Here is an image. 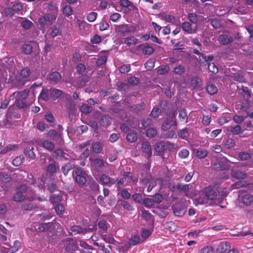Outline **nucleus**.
Instances as JSON below:
<instances>
[{"instance_id": "obj_1", "label": "nucleus", "mask_w": 253, "mask_h": 253, "mask_svg": "<svg viewBox=\"0 0 253 253\" xmlns=\"http://www.w3.org/2000/svg\"><path fill=\"white\" fill-rule=\"evenodd\" d=\"M72 176L75 182L80 186H84L87 182V174L81 168L75 169L72 172Z\"/></svg>"}, {"instance_id": "obj_2", "label": "nucleus", "mask_w": 253, "mask_h": 253, "mask_svg": "<svg viewBox=\"0 0 253 253\" xmlns=\"http://www.w3.org/2000/svg\"><path fill=\"white\" fill-rule=\"evenodd\" d=\"M27 190V186L25 185H21L18 187L16 189V193L13 197V200L15 202H21L25 199L24 193Z\"/></svg>"}, {"instance_id": "obj_3", "label": "nucleus", "mask_w": 253, "mask_h": 253, "mask_svg": "<svg viewBox=\"0 0 253 253\" xmlns=\"http://www.w3.org/2000/svg\"><path fill=\"white\" fill-rule=\"evenodd\" d=\"M205 197L210 200H214L217 196L216 192L213 186H208L204 188L203 191Z\"/></svg>"}, {"instance_id": "obj_4", "label": "nucleus", "mask_w": 253, "mask_h": 253, "mask_svg": "<svg viewBox=\"0 0 253 253\" xmlns=\"http://www.w3.org/2000/svg\"><path fill=\"white\" fill-rule=\"evenodd\" d=\"M29 90L28 89H24L23 90L19 92H15L9 96V99L13 100L14 99H26Z\"/></svg>"}, {"instance_id": "obj_5", "label": "nucleus", "mask_w": 253, "mask_h": 253, "mask_svg": "<svg viewBox=\"0 0 253 253\" xmlns=\"http://www.w3.org/2000/svg\"><path fill=\"white\" fill-rule=\"evenodd\" d=\"M27 145L28 146H26L24 149V154L27 157L34 160L36 158V155L33 151V142L32 141H29L27 143Z\"/></svg>"}, {"instance_id": "obj_6", "label": "nucleus", "mask_w": 253, "mask_h": 253, "mask_svg": "<svg viewBox=\"0 0 253 253\" xmlns=\"http://www.w3.org/2000/svg\"><path fill=\"white\" fill-rule=\"evenodd\" d=\"M61 74L56 71L52 72L48 75V80L52 84H57L61 79Z\"/></svg>"}, {"instance_id": "obj_7", "label": "nucleus", "mask_w": 253, "mask_h": 253, "mask_svg": "<svg viewBox=\"0 0 253 253\" xmlns=\"http://www.w3.org/2000/svg\"><path fill=\"white\" fill-rule=\"evenodd\" d=\"M78 246L76 242L72 238H68L66 241L65 250L68 252H73L77 250Z\"/></svg>"}, {"instance_id": "obj_8", "label": "nucleus", "mask_w": 253, "mask_h": 253, "mask_svg": "<svg viewBox=\"0 0 253 253\" xmlns=\"http://www.w3.org/2000/svg\"><path fill=\"white\" fill-rule=\"evenodd\" d=\"M233 41L232 37L225 34L220 35L218 37V41L222 45L228 44Z\"/></svg>"}, {"instance_id": "obj_9", "label": "nucleus", "mask_w": 253, "mask_h": 253, "mask_svg": "<svg viewBox=\"0 0 253 253\" xmlns=\"http://www.w3.org/2000/svg\"><path fill=\"white\" fill-rule=\"evenodd\" d=\"M230 248V245L227 242H221L217 247V253H225Z\"/></svg>"}, {"instance_id": "obj_10", "label": "nucleus", "mask_w": 253, "mask_h": 253, "mask_svg": "<svg viewBox=\"0 0 253 253\" xmlns=\"http://www.w3.org/2000/svg\"><path fill=\"white\" fill-rule=\"evenodd\" d=\"M100 180L102 184L106 185L109 186L115 183L114 179L105 174L101 175Z\"/></svg>"}, {"instance_id": "obj_11", "label": "nucleus", "mask_w": 253, "mask_h": 253, "mask_svg": "<svg viewBox=\"0 0 253 253\" xmlns=\"http://www.w3.org/2000/svg\"><path fill=\"white\" fill-rule=\"evenodd\" d=\"M54 228V224L52 222L42 223L39 225L38 230L39 232H46Z\"/></svg>"}, {"instance_id": "obj_12", "label": "nucleus", "mask_w": 253, "mask_h": 253, "mask_svg": "<svg viewBox=\"0 0 253 253\" xmlns=\"http://www.w3.org/2000/svg\"><path fill=\"white\" fill-rule=\"evenodd\" d=\"M71 230L73 232L83 234H85L87 232L92 231V229L91 228H84L80 225H73L72 226Z\"/></svg>"}, {"instance_id": "obj_13", "label": "nucleus", "mask_w": 253, "mask_h": 253, "mask_svg": "<svg viewBox=\"0 0 253 253\" xmlns=\"http://www.w3.org/2000/svg\"><path fill=\"white\" fill-rule=\"evenodd\" d=\"M142 151L146 153L148 157H151L152 154L151 145L148 141H144L141 144Z\"/></svg>"}, {"instance_id": "obj_14", "label": "nucleus", "mask_w": 253, "mask_h": 253, "mask_svg": "<svg viewBox=\"0 0 253 253\" xmlns=\"http://www.w3.org/2000/svg\"><path fill=\"white\" fill-rule=\"evenodd\" d=\"M39 146L44 148L49 151H52L54 148V143L49 140H43L41 141V142L39 144Z\"/></svg>"}, {"instance_id": "obj_15", "label": "nucleus", "mask_w": 253, "mask_h": 253, "mask_svg": "<svg viewBox=\"0 0 253 253\" xmlns=\"http://www.w3.org/2000/svg\"><path fill=\"white\" fill-rule=\"evenodd\" d=\"M241 201L244 205L250 206L253 204V196L250 194H246L242 196Z\"/></svg>"}, {"instance_id": "obj_16", "label": "nucleus", "mask_w": 253, "mask_h": 253, "mask_svg": "<svg viewBox=\"0 0 253 253\" xmlns=\"http://www.w3.org/2000/svg\"><path fill=\"white\" fill-rule=\"evenodd\" d=\"M116 31L121 35L130 33V28L127 24H122L119 25L116 28Z\"/></svg>"}, {"instance_id": "obj_17", "label": "nucleus", "mask_w": 253, "mask_h": 253, "mask_svg": "<svg viewBox=\"0 0 253 253\" xmlns=\"http://www.w3.org/2000/svg\"><path fill=\"white\" fill-rule=\"evenodd\" d=\"M39 21L41 26L43 27L51 23V20L49 14L41 16L39 18Z\"/></svg>"}, {"instance_id": "obj_18", "label": "nucleus", "mask_w": 253, "mask_h": 253, "mask_svg": "<svg viewBox=\"0 0 253 253\" xmlns=\"http://www.w3.org/2000/svg\"><path fill=\"white\" fill-rule=\"evenodd\" d=\"M155 151L158 153L159 155H162L165 150L164 141H161L157 142L154 147Z\"/></svg>"}, {"instance_id": "obj_19", "label": "nucleus", "mask_w": 253, "mask_h": 253, "mask_svg": "<svg viewBox=\"0 0 253 253\" xmlns=\"http://www.w3.org/2000/svg\"><path fill=\"white\" fill-rule=\"evenodd\" d=\"M63 94L62 90L53 88L51 90L50 96L53 100H56L61 97Z\"/></svg>"}, {"instance_id": "obj_20", "label": "nucleus", "mask_w": 253, "mask_h": 253, "mask_svg": "<svg viewBox=\"0 0 253 253\" xmlns=\"http://www.w3.org/2000/svg\"><path fill=\"white\" fill-rule=\"evenodd\" d=\"M31 74V71L28 67L22 69L19 73V78L21 79L27 80Z\"/></svg>"}, {"instance_id": "obj_21", "label": "nucleus", "mask_w": 253, "mask_h": 253, "mask_svg": "<svg viewBox=\"0 0 253 253\" xmlns=\"http://www.w3.org/2000/svg\"><path fill=\"white\" fill-rule=\"evenodd\" d=\"M59 169L58 164L55 162L49 164L46 168V171L50 174H53L55 173L57 169Z\"/></svg>"}, {"instance_id": "obj_22", "label": "nucleus", "mask_w": 253, "mask_h": 253, "mask_svg": "<svg viewBox=\"0 0 253 253\" xmlns=\"http://www.w3.org/2000/svg\"><path fill=\"white\" fill-rule=\"evenodd\" d=\"M138 40L133 36L126 37L125 39L124 43L128 46H131L136 44Z\"/></svg>"}, {"instance_id": "obj_23", "label": "nucleus", "mask_w": 253, "mask_h": 253, "mask_svg": "<svg viewBox=\"0 0 253 253\" xmlns=\"http://www.w3.org/2000/svg\"><path fill=\"white\" fill-rule=\"evenodd\" d=\"M232 172L233 177L237 179H243L247 177V174L242 171L237 170L233 172L232 170Z\"/></svg>"}, {"instance_id": "obj_24", "label": "nucleus", "mask_w": 253, "mask_h": 253, "mask_svg": "<svg viewBox=\"0 0 253 253\" xmlns=\"http://www.w3.org/2000/svg\"><path fill=\"white\" fill-rule=\"evenodd\" d=\"M191 85L196 89H199L201 88V84H202V80L200 78L198 77L193 78L191 80Z\"/></svg>"}, {"instance_id": "obj_25", "label": "nucleus", "mask_w": 253, "mask_h": 253, "mask_svg": "<svg viewBox=\"0 0 253 253\" xmlns=\"http://www.w3.org/2000/svg\"><path fill=\"white\" fill-rule=\"evenodd\" d=\"M119 3L121 6L127 8L129 10H132L135 7L133 3L128 0H120Z\"/></svg>"}, {"instance_id": "obj_26", "label": "nucleus", "mask_w": 253, "mask_h": 253, "mask_svg": "<svg viewBox=\"0 0 253 253\" xmlns=\"http://www.w3.org/2000/svg\"><path fill=\"white\" fill-rule=\"evenodd\" d=\"M213 59V56L212 54H210L208 56H205L204 54L203 56L199 57V61L202 64L206 65H208V62L211 61Z\"/></svg>"}, {"instance_id": "obj_27", "label": "nucleus", "mask_w": 253, "mask_h": 253, "mask_svg": "<svg viewBox=\"0 0 253 253\" xmlns=\"http://www.w3.org/2000/svg\"><path fill=\"white\" fill-rule=\"evenodd\" d=\"M126 139L130 143L135 142L137 140V133L134 130L130 131L127 134Z\"/></svg>"}, {"instance_id": "obj_28", "label": "nucleus", "mask_w": 253, "mask_h": 253, "mask_svg": "<svg viewBox=\"0 0 253 253\" xmlns=\"http://www.w3.org/2000/svg\"><path fill=\"white\" fill-rule=\"evenodd\" d=\"M74 167L73 162H70L62 167V171L65 175H66L68 172Z\"/></svg>"}, {"instance_id": "obj_29", "label": "nucleus", "mask_w": 253, "mask_h": 253, "mask_svg": "<svg viewBox=\"0 0 253 253\" xmlns=\"http://www.w3.org/2000/svg\"><path fill=\"white\" fill-rule=\"evenodd\" d=\"M11 180V177L7 173L0 171V181L3 183H9Z\"/></svg>"}, {"instance_id": "obj_30", "label": "nucleus", "mask_w": 253, "mask_h": 253, "mask_svg": "<svg viewBox=\"0 0 253 253\" xmlns=\"http://www.w3.org/2000/svg\"><path fill=\"white\" fill-rule=\"evenodd\" d=\"M21 50L25 54L29 55L33 52V47L29 43L24 44L22 46Z\"/></svg>"}, {"instance_id": "obj_31", "label": "nucleus", "mask_w": 253, "mask_h": 253, "mask_svg": "<svg viewBox=\"0 0 253 253\" xmlns=\"http://www.w3.org/2000/svg\"><path fill=\"white\" fill-rule=\"evenodd\" d=\"M15 105L19 109H23L28 106L26 99H15Z\"/></svg>"}, {"instance_id": "obj_32", "label": "nucleus", "mask_w": 253, "mask_h": 253, "mask_svg": "<svg viewBox=\"0 0 253 253\" xmlns=\"http://www.w3.org/2000/svg\"><path fill=\"white\" fill-rule=\"evenodd\" d=\"M110 117L108 115H103L100 117L99 123L102 126H107L110 124Z\"/></svg>"}, {"instance_id": "obj_33", "label": "nucleus", "mask_w": 253, "mask_h": 253, "mask_svg": "<svg viewBox=\"0 0 253 253\" xmlns=\"http://www.w3.org/2000/svg\"><path fill=\"white\" fill-rule=\"evenodd\" d=\"M182 30L187 34L192 33V28L191 24L188 22H184L181 25Z\"/></svg>"}, {"instance_id": "obj_34", "label": "nucleus", "mask_w": 253, "mask_h": 253, "mask_svg": "<svg viewBox=\"0 0 253 253\" xmlns=\"http://www.w3.org/2000/svg\"><path fill=\"white\" fill-rule=\"evenodd\" d=\"M120 205L123 208L128 211H131L134 210L133 205H131L126 201L120 200Z\"/></svg>"}, {"instance_id": "obj_35", "label": "nucleus", "mask_w": 253, "mask_h": 253, "mask_svg": "<svg viewBox=\"0 0 253 253\" xmlns=\"http://www.w3.org/2000/svg\"><path fill=\"white\" fill-rule=\"evenodd\" d=\"M208 155V152L204 149L199 148L196 151V156L199 159H204Z\"/></svg>"}, {"instance_id": "obj_36", "label": "nucleus", "mask_w": 253, "mask_h": 253, "mask_svg": "<svg viewBox=\"0 0 253 253\" xmlns=\"http://www.w3.org/2000/svg\"><path fill=\"white\" fill-rule=\"evenodd\" d=\"M102 148V144L99 142H95L92 145V149L93 152L99 153L101 152Z\"/></svg>"}, {"instance_id": "obj_37", "label": "nucleus", "mask_w": 253, "mask_h": 253, "mask_svg": "<svg viewBox=\"0 0 253 253\" xmlns=\"http://www.w3.org/2000/svg\"><path fill=\"white\" fill-rule=\"evenodd\" d=\"M11 8L14 14L18 13L23 9V5L21 3L16 2L12 4Z\"/></svg>"}, {"instance_id": "obj_38", "label": "nucleus", "mask_w": 253, "mask_h": 253, "mask_svg": "<svg viewBox=\"0 0 253 253\" xmlns=\"http://www.w3.org/2000/svg\"><path fill=\"white\" fill-rule=\"evenodd\" d=\"M178 118L179 120L181 122H187V115L185 109H183L179 111Z\"/></svg>"}, {"instance_id": "obj_39", "label": "nucleus", "mask_w": 253, "mask_h": 253, "mask_svg": "<svg viewBox=\"0 0 253 253\" xmlns=\"http://www.w3.org/2000/svg\"><path fill=\"white\" fill-rule=\"evenodd\" d=\"M207 92L211 95L215 94L217 91L216 86L213 84H210L207 86L206 88Z\"/></svg>"}, {"instance_id": "obj_40", "label": "nucleus", "mask_w": 253, "mask_h": 253, "mask_svg": "<svg viewBox=\"0 0 253 253\" xmlns=\"http://www.w3.org/2000/svg\"><path fill=\"white\" fill-rule=\"evenodd\" d=\"M169 70V67L168 65L161 66L158 70L157 73L159 75H163L168 73Z\"/></svg>"}, {"instance_id": "obj_41", "label": "nucleus", "mask_w": 253, "mask_h": 253, "mask_svg": "<svg viewBox=\"0 0 253 253\" xmlns=\"http://www.w3.org/2000/svg\"><path fill=\"white\" fill-rule=\"evenodd\" d=\"M62 9L63 14L66 16H69L72 14L73 9L70 5L66 4Z\"/></svg>"}, {"instance_id": "obj_42", "label": "nucleus", "mask_w": 253, "mask_h": 253, "mask_svg": "<svg viewBox=\"0 0 253 253\" xmlns=\"http://www.w3.org/2000/svg\"><path fill=\"white\" fill-rule=\"evenodd\" d=\"M177 189L179 191H183L186 193H187L190 189L189 184H183L180 183H178L177 185Z\"/></svg>"}, {"instance_id": "obj_43", "label": "nucleus", "mask_w": 253, "mask_h": 253, "mask_svg": "<svg viewBox=\"0 0 253 253\" xmlns=\"http://www.w3.org/2000/svg\"><path fill=\"white\" fill-rule=\"evenodd\" d=\"M92 110V107L86 104H83L81 107V111L85 114L91 113Z\"/></svg>"}, {"instance_id": "obj_44", "label": "nucleus", "mask_w": 253, "mask_h": 253, "mask_svg": "<svg viewBox=\"0 0 253 253\" xmlns=\"http://www.w3.org/2000/svg\"><path fill=\"white\" fill-rule=\"evenodd\" d=\"M21 248V242L16 240L14 242V245L11 247V252L15 253L18 251Z\"/></svg>"}, {"instance_id": "obj_45", "label": "nucleus", "mask_w": 253, "mask_h": 253, "mask_svg": "<svg viewBox=\"0 0 253 253\" xmlns=\"http://www.w3.org/2000/svg\"><path fill=\"white\" fill-rule=\"evenodd\" d=\"M154 51V49L149 45L144 46L142 49V52L145 55H150L152 54Z\"/></svg>"}, {"instance_id": "obj_46", "label": "nucleus", "mask_w": 253, "mask_h": 253, "mask_svg": "<svg viewBox=\"0 0 253 253\" xmlns=\"http://www.w3.org/2000/svg\"><path fill=\"white\" fill-rule=\"evenodd\" d=\"M155 66V61L153 59H150L145 63V67L147 70L151 71Z\"/></svg>"}, {"instance_id": "obj_47", "label": "nucleus", "mask_w": 253, "mask_h": 253, "mask_svg": "<svg viewBox=\"0 0 253 253\" xmlns=\"http://www.w3.org/2000/svg\"><path fill=\"white\" fill-rule=\"evenodd\" d=\"M178 136L182 139H186L188 136V131L186 128H183L178 131Z\"/></svg>"}, {"instance_id": "obj_48", "label": "nucleus", "mask_w": 253, "mask_h": 253, "mask_svg": "<svg viewBox=\"0 0 253 253\" xmlns=\"http://www.w3.org/2000/svg\"><path fill=\"white\" fill-rule=\"evenodd\" d=\"M230 131L234 135H238L242 132V129L240 126L237 125L234 126H231Z\"/></svg>"}, {"instance_id": "obj_49", "label": "nucleus", "mask_w": 253, "mask_h": 253, "mask_svg": "<svg viewBox=\"0 0 253 253\" xmlns=\"http://www.w3.org/2000/svg\"><path fill=\"white\" fill-rule=\"evenodd\" d=\"M211 24L214 29H218L221 26V23L218 18H214L211 20Z\"/></svg>"}, {"instance_id": "obj_50", "label": "nucleus", "mask_w": 253, "mask_h": 253, "mask_svg": "<svg viewBox=\"0 0 253 253\" xmlns=\"http://www.w3.org/2000/svg\"><path fill=\"white\" fill-rule=\"evenodd\" d=\"M157 133V131L154 128H149L146 131V135L149 137H153L156 135Z\"/></svg>"}, {"instance_id": "obj_51", "label": "nucleus", "mask_w": 253, "mask_h": 253, "mask_svg": "<svg viewBox=\"0 0 253 253\" xmlns=\"http://www.w3.org/2000/svg\"><path fill=\"white\" fill-rule=\"evenodd\" d=\"M154 204V199L146 198L143 200V205L147 208H151Z\"/></svg>"}, {"instance_id": "obj_52", "label": "nucleus", "mask_w": 253, "mask_h": 253, "mask_svg": "<svg viewBox=\"0 0 253 253\" xmlns=\"http://www.w3.org/2000/svg\"><path fill=\"white\" fill-rule=\"evenodd\" d=\"M140 242V237L138 235H134L132 236L129 240V244L130 246H135Z\"/></svg>"}, {"instance_id": "obj_53", "label": "nucleus", "mask_w": 253, "mask_h": 253, "mask_svg": "<svg viewBox=\"0 0 253 253\" xmlns=\"http://www.w3.org/2000/svg\"><path fill=\"white\" fill-rule=\"evenodd\" d=\"M212 166L213 169L215 170H223L225 169V166L222 162L215 163Z\"/></svg>"}, {"instance_id": "obj_54", "label": "nucleus", "mask_w": 253, "mask_h": 253, "mask_svg": "<svg viewBox=\"0 0 253 253\" xmlns=\"http://www.w3.org/2000/svg\"><path fill=\"white\" fill-rule=\"evenodd\" d=\"M164 143L166 150L172 151L176 149L175 145L174 143H171L169 141H164Z\"/></svg>"}, {"instance_id": "obj_55", "label": "nucleus", "mask_w": 253, "mask_h": 253, "mask_svg": "<svg viewBox=\"0 0 253 253\" xmlns=\"http://www.w3.org/2000/svg\"><path fill=\"white\" fill-rule=\"evenodd\" d=\"M33 25V23L28 20V19H25L24 20H23L22 21H21V26L25 29H29L30 28H31V27H32Z\"/></svg>"}, {"instance_id": "obj_56", "label": "nucleus", "mask_w": 253, "mask_h": 253, "mask_svg": "<svg viewBox=\"0 0 253 253\" xmlns=\"http://www.w3.org/2000/svg\"><path fill=\"white\" fill-rule=\"evenodd\" d=\"M62 31L60 28L53 27L50 33V36L52 38H55L61 34Z\"/></svg>"}, {"instance_id": "obj_57", "label": "nucleus", "mask_w": 253, "mask_h": 253, "mask_svg": "<svg viewBox=\"0 0 253 253\" xmlns=\"http://www.w3.org/2000/svg\"><path fill=\"white\" fill-rule=\"evenodd\" d=\"M18 148V146L15 144H10L7 145L5 148L1 150V153L5 154L9 151L15 150Z\"/></svg>"}, {"instance_id": "obj_58", "label": "nucleus", "mask_w": 253, "mask_h": 253, "mask_svg": "<svg viewBox=\"0 0 253 253\" xmlns=\"http://www.w3.org/2000/svg\"><path fill=\"white\" fill-rule=\"evenodd\" d=\"M23 160L24 158L23 156H17L15 159H13L12 161V164L14 166L18 167L22 164V163L23 162Z\"/></svg>"}, {"instance_id": "obj_59", "label": "nucleus", "mask_w": 253, "mask_h": 253, "mask_svg": "<svg viewBox=\"0 0 253 253\" xmlns=\"http://www.w3.org/2000/svg\"><path fill=\"white\" fill-rule=\"evenodd\" d=\"M39 97L43 100L47 101L49 99L48 90L43 89L40 93Z\"/></svg>"}, {"instance_id": "obj_60", "label": "nucleus", "mask_w": 253, "mask_h": 253, "mask_svg": "<svg viewBox=\"0 0 253 253\" xmlns=\"http://www.w3.org/2000/svg\"><path fill=\"white\" fill-rule=\"evenodd\" d=\"M55 211L58 214H62L64 212L65 208L63 204H59L54 207Z\"/></svg>"}, {"instance_id": "obj_61", "label": "nucleus", "mask_w": 253, "mask_h": 253, "mask_svg": "<svg viewBox=\"0 0 253 253\" xmlns=\"http://www.w3.org/2000/svg\"><path fill=\"white\" fill-rule=\"evenodd\" d=\"M48 9L52 13H55L58 10L57 4L55 2L51 1L48 4Z\"/></svg>"}, {"instance_id": "obj_62", "label": "nucleus", "mask_w": 253, "mask_h": 253, "mask_svg": "<svg viewBox=\"0 0 253 253\" xmlns=\"http://www.w3.org/2000/svg\"><path fill=\"white\" fill-rule=\"evenodd\" d=\"M185 68L182 65H178L174 68V72L175 74L181 75L185 72Z\"/></svg>"}, {"instance_id": "obj_63", "label": "nucleus", "mask_w": 253, "mask_h": 253, "mask_svg": "<svg viewBox=\"0 0 253 253\" xmlns=\"http://www.w3.org/2000/svg\"><path fill=\"white\" fill-rule=\"evenodd\" d=\"M21 209L24 211H32L36 209V207L31 203L23 204Z\"/></svg>"}, {"instance_id": "obj_64", "label": "nucleus", "mask_w": 253, "mask_h": 253, "mask_svg": "<svg viewBox=\"0 0 253 253\" xmlns=\"http://www.w3.org/2000/svg\"><path fill=\"white\" fill-rule=\"evenodd\" d=\"M97 13L95 12L89 13L86 17V19L90 22H94L97 18Z\"/></svg>"}]
</instances>
